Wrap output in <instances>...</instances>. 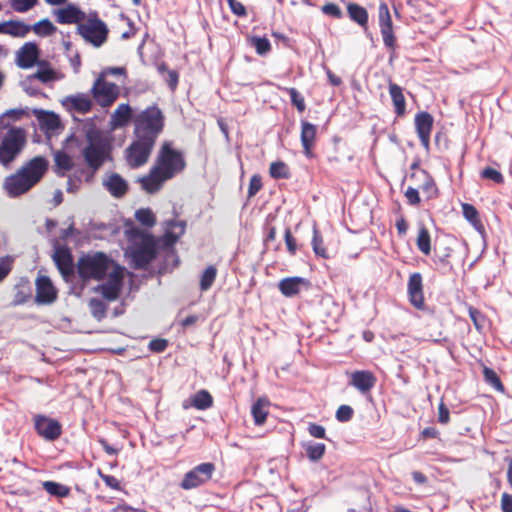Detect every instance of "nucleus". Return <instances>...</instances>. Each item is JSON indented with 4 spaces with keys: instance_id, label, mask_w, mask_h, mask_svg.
Instances as JSON below:
<instances>
[{
    "instance_id": "nucleus-1",
    "label": "nucleus",
    "mask_w": 512,
    "mask_h": 512,
    "mask_svg": "<svg viewBox=\"0 0 512 512\" xmlns=\"http://www.w3.org/2000/svg\"><path fill=\"white\" fill-rule=\"evenodd\" d=\"M76 270L82 281H101L108 276L107 282L98 285L95 291L107 301L118 299L124 279V267L117 264L104 252L87 253L79 257Z\"/></svg>"
},
{
    "instance_id": "nucleus-2",
    "label": "nucleus",
    "mask_w": 512,
    "mask_h": 512,
    "mask_svg": "<svg viewBox=\"0 0 512 512\" xmlns=\"http://www.w3.org/2000/svg\"><path fill=\"white\" fill-rule=\"evenodd\" d=\"M186 167V161L181 151L175 149L171 142L162 143L156 156L153 166L147 175L137 179L141 189L148 194H155L160 191L164 183Z\"/></svg>"
},
{
    "instance_id": "nucleus-3",
    "label": "nucleus",
    "mask_w": 512,
    "mask_h": 512,
    "mask_svg": "<svg viewBox=\"0 0 512 512\" xmlns=\"http://www.w3.org/2000/svg\"><path fill=\"white\" fill-rule=\"evenodd\" d=\"M131 243L130 257L134 269H146L157 256L155 237L140 228L132 227L126 230Z\"/></svg>"
},
{
    "instance_id": "nucleus-4",
    "label": "nucleus",
    "mask_w": 512,
    "mask_h": 512,
    "mask_svg": "<svg viewBox=\"0 0 512 512\" xmlns=\"http://www.w3.org/2000/svg\"><path fill=\"white\" fill-rule=\"evenodd\" d=\"M133 135L156 144L165 127V116L157 105H151L133 118Z\"/></svg>"
},
{
    "instance_id": "nucleus-5",
    "label": "nucleus",
    "mask_w": 512,
    "mask_h": 512,
    "mask_svg": "<svg viewBox=\"0 0 512 512\" xmlns=\"http://www.w3.org/2000/svg\"><path fill=\"white\" fill-rule=\"evenodd\" d=\"M76 33L86 44L100 48L108 41L110 30L98 11L90 10L76 27Z\"/></svg>"
},
{
    "instance_id": "nucleus-6",
    "label": "nucleus",
    "mask_w": 512,
    "mask_h": 512,
    "mask_svg": "<svg viewBox=\"0 0 512 512\" xmlns=\"http://www.w3.org/2000/svg\"><path fill=\"white\" fill-rule=\"evenodd\" d=\"M27 143V132L20 127H10L0 134V164L8 167L22 152Z\"/></svg>"
},
{
    "instance_id": "nucleus-7",
    "label": "nucleus",
    "mask_w": 512,
    "mask_h": 512,
    "mask_svg": "<svg viewBox=\"0 0 512 512\" xmlns=\"http://www.w3.org/2000/svg\"><path fill=\"white\" fill-rule=\"evenodd\" d=\"M87 146L82 154L89 168L97 171L106 161L110 152V145L107 139L97 129H89L86 133Z\"/></svg>"
},
{
    "instance_id": "nucleus-8",
    "label": "nucleus",
    "mask_w": 512,
    "mask_h": 512,
    "mask_svg": "<svg viewBox=\"0 0 512 512\" xmlns=\"http://www.w3.org/2000/svg\"><path fill=\"white\" fill-rule=\"evenodd\" d=\"M90 92L95 102L102 108L111 107L120 95L118 85L107 81L103 73L96 78Z\"/></svg>"
},
{
    "instance_id": "nucleus-9",
    "label": "nucleus",
    "mask_w": 512,
    "mask_h": 512,
    "mask_svg": "<svg viewBox=\"0 0 512 512\" xmlns=\"http://www.w3.org/2000/svg\"><path fill=\"white\" fill-rule=\"evenodd\" d=\"M32 187V159L28 160L15 174L6 177L4 189L11 197L19 196Z\"/></svg>"
},
{
    "instance_id": "nucleus-10",
    "label": "nucleus",
    "mask_w": 512,
    "mask_h": 512,
    "mask_svg": "<svg viewBox=\"0 0 512 512\" xmlns=\"http://www.w3.org/2000/svg\"><path fill=\"white\" fill-rule=\"evenodd\" d=\"M155 143L134 137L125 150V160L131 169L144 166L152 154Z\"/></svg>"
},
{
    "instance_id": "nucleus-11",
    "label": "nucleus",
    "mask_w": 512,
    "mask_h": 512,
    "mask_svg": "<svg viewBox=\"0 0 512 512\" xmlns=\"http://www.w3.org/2000/svg\"><path fill=\"white\" fill-rule=\"evenodd\" d=\"M216 470L215 464L205 462L195 466L193 469L185 473L180 487L184 490L198 488L209 482Z\"/></svg>"
},
{
    "instance_id": "nucleus-12",
    "label": "nucleus",
    "mask_w": 512,
    "mask_h": 512,
    "mask_svg": "<svg viewBox=\"0 0 512 512\" xmlns=\"http://www.w3.org/2000/svg\"><path fill=\"white\" fill-rule=\"evenodd\" d=\"M34 429L41 438L48 442L58 440L63 433L60 421L44 414L34 415Z\"/></svg>"
},
{
    "instance_id": "nucleus-13",
    "label": "nucleus",
    "mask_w": 512,
    "mask_h": 512,
    "mask_svg": "<svg viewBox=\"0 0 512 512\" xmlns=\"http://www.w3.org/2000/svg\"><path fill=\"white\" fill-rule=\"evenodd\" d=\"M379 27L384 45L394 51L396 48V36L393 31V22L388 5L381 2L378 8Z\"/></svg>"
},
{
    "instance_id": "nucleus-14",
    "label": "nucleus",
    "mask_w": 512,
    "mask_h": 512,
    "mask_svg": "<svg viewBox=\"0 0 512 512\" xmlns=\"http://www.w3.org/2000/svg\"><path fill=\"white\" fill-rule=\"evenodd\" d=\"M407 296L410 304L417 310H425L423 277L419 272L410 274L407 282Z\"/></svg>"
},
{
    "instance_id": "nucleus-15",
    "label": "nucleus",
    "mask_w": 512,
    "mask_h": 512,
    "mask_svg": "<svg viewBox=\"0 0 512 512\" xmlns=\"http://www.w3.org/2000/svg\"><path fill=\"white\" fill-rule=\"evenodd\" d=\"M87 13L74 3H66L53 10V16L58 24L76 25V27L80 25Z\"/></svg>"
},
{
    "instance_id": "nucleus-16",
    "label": "nucleus",
    "mask_w": 512,
    "mask_h": 512,
    "mask_svg": "<svg viewBox=\"0 0 512 512\" xmlns=\"http://www.w3.org/2000/svg\"><path fill=\"white\" fill-rule=\"evenodd\" d=\"M53 260L61 276L66 282L72 281L75 272L73 257L69 248L58 246L55 248Z\"/></svg>"
},
{
    "instance_id": "nucleus-17",
    "label": "nucleus",
    "mask_w": 512,
    "mask_h": 512,
    "mask_svg": "<svg viewBox=\"0 0 512 512\" xmlns=\"http://www.w3.org/2000/svg\"><path fill=\"white\" fill-rule=\"evenodd\" d=\"M34 66H36V71L34 72V79H37L44 84L59 81L64 77V75L61 72L55 70L49 62L39 60V49L35 44Z\"/></svg>"
},
{
    "instance_id": "nucleus-18",
    "label": "nucleus",
    "mask_w": 512,
    "mask_h": 512,
    "mask_svg": "<svg viewBox=\"0 0 512 512\" xmlns=\"http://www.w3.org/2000/svg\"><path fill=\"white\" fill-rule=\"evenodd\" d=\"M36 296L34 300L39 304H52L58 297V290L49 277L39 275L35 281Z\"/></svg>"
},
{
    "instance_id": "nucleus-19",
    "label": "nucleus",
    "mask_w": 512,
    "mask_h": 512,
    "mask_svg": "<svg viewBox=\"0 0 512 512\" xmlns=\"http://www.w3.org/2000/svg\"><path fill=\"white\" fill-rule=\"evenodd\" d=\"M34 115L38 120L40 129L48 137L58 134L59 130L63 129L59 116L53 112L34 109Z\"/></svg>"
},
{
    "instance_id": "nucleus-20",
    "label": "nucleus",
    "mask_w": 512,
    "mask_h": 512,
    "mask_svg": "<svg viewBox=\"0 0 512 512\" xmlns=\"http://www.w3.org/2000/svg\"><path fill=\"white\" fill-rule=\"evenodd\" d=\"M433 117L426 111L419 112L415 115V128L419 140L423 147L428 148L430 145V135L433 129Z\"/></svg>"
},
{
    "instance_id": "nucleus-21",
    "label": "nucleus",
    "mask_w": 512,
    "mask_h": 512,
    "mask_svg": "<svg viewBox=\"0 0 512 512\" xmlns=\"http://www.w3.org/2000/svg\"><path fill=\"white\" fill-rule=\"evenodd\" d=\"M63 106L68 110L80 114H87L92 110L93 101L86 93H77L66 96L62 101Z\"/></svg>"
},
{
    "instance_id": "nucleus-22",
    "label": "nucleus",
    "mask_w": 512,
    "mask_h": 512,
    "mask_svg": "<svg viewBox=\"0 0 512 512\" xmlns=\"http://www.w3.org/2000/svg\"><path fill=\"white\" fill-rule=\"evenodd\" d=\"M300 140L303 147V154L307 158H313V148L317 140V126L306 120H302Z\"/></svg>"
},
{
    "instance_id": "nucleus-23",
    "label": "nucleus",
    "mask_w": 512,
    "mask_h": 512,
    "mask_svg": "<svg viewBox=\"0 0 512 512\" xmlns=\"http://www.w3.org/2000/svg\"><path fill=\"white\" fill-rule=\"evenodd\" d=\"M310 286V282L299 276L286 277L279 281L278 289L281 294L285 297L291 298L297 296L302 289H307Z\"/></svg>"
},
{
    "instance_id": "nucleus-24",
    "label": "nucleus",
    "mask_w": 512,
    "mask_h": 512,
    "mask_svg": "<svg viewBox=\"0 0 512 512\" xmlns=\"http://www.w3.org/2000/svg\"><path fill=\"white\" fill-rule=\"evenodd\" d=\"M376 376L369 370H357L351 373L349 384L362 394L368 393L376 384Z\"/></svg>"
},
{
    "instance_id": "nucleus-25",
    "label": "nucleus",
    "mask_w": 512,
    "mask_h": 512,
    "mask_svg": "<svg viewBox=\"0 0 512 512\" xmlns=\"http://www.w3.org/2000/svg\"><path fill=\"white\" fill-rule=\"evenodd\" d=\"M104 188L114 198H122L129 190L127 181L118 173H110L103 180Z\"/></svg>"
},
{
    "instance_id": "nucleus-26",
    "label": "nucleus",
    "mask_w": 512,
    "mask_h": 512,
    "mask_svg": "<svg viewBox=\"0 0 512 512\" xmlns=\"http://www.w3.org/2000/svg\"><path fill=\"white\" fill-rule=\"evenodd\" d=\"M411 178H416L421 181L419 188L422 190L427 200L436 199L439 196L437 184L428 171L421 169L417 173H412Z\"/></svg>"
},
{
    "instance_id": "nucleus-27",
    "label": "nucleus",
    "mask_w": 512,
    "mask_h": 512,
    "mask_svg": "<svg viewBox=\"0 0 512 512\" xmlns=\"http://www.w3.org/2000/svg\"><path fill=\"white\" fill-rule=\"evenodd\" d=\"M133 118L131 106L127 103H121L111 114L110 126L112 129L125 127Z\"/></svg>"
},
{
    "instance_id": "nucleus-28",
    "label": "nucleus",
    "mask_w": 512,
    "mask_h": 512,
    "mask_svg": "<svg viewBox=\"0 0 512 512\" xmlns=\"http://www.w3.org/2000/svg\"><path fill=\"white\" fill-rule=\"evenodd\" d=\"M32 296V287L29 280L21 279L13 288V295L10 305L20 306L30 300Z\"/></svg>"
},
{
    "instance_id": "nucleus-29",
    "label": "nucleus",
    "mask_w": 512,
    "mask_h": 512,
    "mask_svg": "<svg viewBox=\"0 0 512 512\" xmlns=\"http://www.w3.org/2000/svg\"><path fill=\"white\" fill-rule=\"evenodd\" d=\"M388 88L396 116L403 117L406 114V100L402 87L390 81Z\"/></svg>"
},
{
    "instance_id": "nucleus-30",
    "label": "nucleus",
    "mask_w": 512,
    "mask_h": 512,
    "mask_svg": "<svg viewBox=\"0 0 512 512\" xmlns=\"http://www.w3.org/2000/svg\"><path fill=\"white\" fill-rule=\"evenodd\" d=\"M29 117V108H17L6 111L0 116V134L7 128L14 127L12 124L22 118Z\"/></svg>"
},
{
    "instance_id": "nucleus-31",
    "label": "nucleus",
    "mask_w": 512,
    "mask_h": 512,
    "mask_svg": "<svg viewBox=\"0 0 512 512\" xmlns=\"http://www.w3.org/2000/svg\"><path fill=\"white\" fill-rule=\"evenodd\" d=\"M31 29L32 27L20 21H7L0 23L1 34H8L16 37L26 36Z\"/></svg>"
},
{
    "instance_id": "nucleus-32",
    "label": "nucleus",
    "mask_w": 512,
    "mask_h": 512,
    "mask_svg": "<svg viewBox=\"0 0 512 512\" xmlns=\"http://www.w3.org/2000/svg\"><path fill=\"white\" fill-rule=\"evenodd\" d=\"M269 404L270 403L267 398L260 397L252 405L251 414L253 416L255 425L261 426L266 422L267 416L269 414Z\"/></svg>"
},
{
    "instance_id": "nucleus-33",
    "label": "nucleus",
    "mask_w": 512,
    "mask_h": 512,
    "mask_svg": "<svg viewBox=\"0 0 512 512\" xmlns=\"http://www.w3.org/2000/svg\"><path fill=\"white\" fill-rule=\"evenodd\" d=\"M347 13L349 18L353 22L357 23L360 27H367L369 16L367 10L363 6L357 3L349 2L347 4Z\"/></svg>"
},
{
    "instance_id": "nucleus-34",
    "label": "nucleus",
    "mask_w": 512,
    "mask_h": 512,
    "mask_svg": "<svg viewBox=\"0 0 512 512\" xmlns=\"http://www.w3.org/2000/svg\"><path fill=\"white\" fill-rule=\"evenodd\" d=\"M169 229L165 231L161 242L165 247L173 246L179 239L180 234L184 232V226L176 221L168 223Z\"/></svg>"
},
{
    "instance_id": "nucleus-35",
    "label": "nucleus",
    "mask_w": 512,
    "mask_h": 512,
    "mask_svg": "<svg viewBox=\"0 0 512 512\" xmlns=\"http://www.w3.org/2000/svg\"><path fill=\"white\" fill-rule=\"evenodd\" d=\"M15 63L21 69L32 67V42H26L15 54Z\"/></svg>"
},
{
    "instance_id": "nucleus-36",
    "label": "nucleus",
    "mask_w": 512,
    "mask_h": 512,
    "mask_svg": "<svg viewBox=\"0 0 512 512\" xmlns=\"http://www.w3.org/2000/svg\"><path fill=\"white\" fill-rule=\"evenodd\" d=\"M416 246L425 256L431 254V236L428 228L424 224L419 226Z\"/></svg>"
},
{
    "instance_id": "nucleus-37",
    "label": "nucleus",
    "mask_w": 512,
    "mask_h": 512,
    "mask_svg": "<svg viewBox=\"0 0 512 512\" xmlns=\"http://www.w3.org/2000/svg\"><path fill=\"white\" fill-rule=\"evenodd\" d=\"M42 487L48 494L57 498L69 497L71 493L70 487L54 481H44Z\"/></svg>"
},
{
    "instance_id": "nucleus-38",
    "label": "nucleus",
    "mask_w": 512,
    "mask_h": 512,
    "mask_svg": "<svg viewBox=\"0 0 512 512\" xmlns=\"http://www.w3.org/2000/svg\"><path fill=\"white\" fill-rule=\"evenodd\" d=\"M191 405L198 410H206L213 405V398L207 390H199L192 399Z\"/></svg>"
},
{
    "instance_id": "nucleus-39",
    "label": "nucleus",
    "mask_w": 512,
    "mask_h": 512,
    "mask_svg": "<svg viewBox=\"0 0 512 512\" xmlns=\"http://www.w3.org/2000/svg\"><path fill=\"white\" fill-rule=\"evenodd\" d=\"M269 174L273 179H288L291 176L290 168L284 161H275L270 164Z\"/></svg>"
},
{
    "instance_id": "nucleus-40",
    "label": "nucleus",
    "mask_w": 512,
    "mask_h": 512,
    "mask_svg": "<svg viewBox=\"0 0 512 512\" xmlns=\"http://www.w3.org/2000/svg\"><path fill=\"white\" fill-rule=\"evenodd\" d=\"M306 456L309 460L316 462L319 461L326 452V445L323 443L309 442L304 446Z\"/></svg>"
},
{
    "instance_id": "nucleus-41",
    "label": "nucleus",
    "mask_w": 512,
    "mask_h": 512,
    "mask_svg": "<svg viewBox=\"0 0 512 512\" xmlns=\"http://www.w3.org/2000/svg\"><path fill=\"white\" fill-rule=\"evenodd\" d=\"M483 377L488 385L493 387L496 391L504 393L505 387L497 373L492 368L484 366Z\"/></svg>"
},
{
    "instance_id": "nucleus-42",
    "label": "nucleus",
    "mask_w": 512,
    "mask_h": 512,
    "mask_svg": "<svg viewBox=\"0 0 512 512\" xmlns=\"http://www.w3.org/2000/svg\"><path fill=\"white\" fill-rule=\"evenodd\" d=\"M462 213L465 219L469 221L476 229L483 228L479 213L472 204L463 203Z\"/></svg>"
},
{
    "instance_id": "nucleus-43",
    "label": "nucleus",
    "mask_w": 512,
    "mask_h": 512,
    "mask_svg": "<svg viewBox=\"0 0 512 512\" xmlns=\"http://www.w3.org/2000/svg\"><path fill=\"white\" fill-rule=\"evenodd\" d=\"M249 44L255 49L258 55L264 56L268 54L272 47L268 38L252 36L249 38Z\"/></svg>"
},
{
    "instance_id": "nucleus-44",
    "label": "nucleus",
    "mask_w": 512,
    "mask_h": 512,
    "mask_svg": "<svg viewBox=\"0 0 512 512\" xmlns=\"http://www.w3.org/2000/svg\"><path fill=\"white\" fill-rule=\"evenodd\" d=\"M217 276V268L213 265L208 266L202 273L200 278L201 291L209 290Z\"/></svg>"
},
{
    "instance_id": "nucleus-45",
    "label": "nucleus",
    "mask_w": 512,
    "mask_h": 512,
    "mask_svg": "<svg viewBox=\"0 0 512 512\" xmlns=\"http://www.w3.org/2000/svg\"><path fill=\"white\" fill-rule=\"evenodd\" d=\"M453 249L449 246H436L434 248V262L442 266L450 264Z\"/></svg>"
},
{
    "instance_id": "nucleus-46",
    "label": "nucleus",
    "mask_w": 512,
    "mask_h": 512,
    "mask_svg": "<svg viewBox=\"0 0 512 512\" xmlns=\"http://www.w3.org/2000/svg\"><path fill=\"white\" fill-rule=\"evenodd\" d=\"M281 90L286 92L290 96L291 103H292V105H294L296 107L298 112L302 113L305 111V109H306L305 99L296 88L284 87V88H281Z\"/></svg>"
},
{
    "instance_id": "nucleus-47",
    "label": "nucleus",
    "mask_w": 512,
    "mask_h": 512,
    "mask_svg": "<svg viewBox=\"0 0 512 512\" xmlns=\"http://www.w3.org/2000/svg\"><path fill=\"white\" fill-rule=\"evenodd\" d=\"M136 220L146 227H153L156 224V217L150 208H141L135 212Z\"/></svg>"
},
{
    "instance_id": "nucleus-48",
    "label": "nucleus",
    "mask_w": 512,
    "mask_h": 512,
    "mask_svg": "<svg viewBox=\"0 0 512 512\" xmlns=\"http://www.w3.org/2000/svg\"><path fill=\"white\" fill-rule=\"evenodd\" d=\"M55 164L59 170H62V173L59 175L64 176L65 172L70 171L73 167V160L70 155L63 151H58L55 154Z\"/></svg>"
},
{
    "instance_id": "nucleus-49",
    "label": "nucleus",
    "mask_w": 512,
    "mask_h": 512,
    "mask_svg": "<svg viewBox=\"0 0 512 512\" xmlns=\"http://www.w3.org/2000/svg\"><path fill=\"white\" fill-rule=\"evenodd\" d=\"M57 31V27L49 20L43 19L34 24V34L39 36H51Z\"/></svg>"
},
{
    "instance_id": "nucleus-50",
    "label": "nucleus",
    "mask_w": 512,
    "mask_h": 512,
    "mask_svg": "<svg viewBox=\"0 0 512 512\" xmlns=\"http://www.w3.org/2000/svg\"><path fill=\"white\" fill-rule=\"evenodd\" d=\"M312 247H313L314 253L317 256L322 257L324 259H327L329 257L328 253H327V249L324 246L323 237L316 228H314V230H313Z\"/></svg>"
},
{
    "instance_id": "nucleus-51",
    "label": "nucleus",
    "mask_w": 512,
    "mask_h": 512,
    "mask_svg": "<svg viewBox=\"0 0 512 512\" xmlns=\"http://www.w3.org/2000/svg\"><path fill=\"white\" fill-rule=\"evenodd\" d=\"M480 176L482 179L491 180L496 184H503L505 182L503 174L492 167L484 168L481 171Z\"/></svg>"
},
{
    "instance_id": "nucleus-52",
    "label": "nucleus",
    "mask_w": 512,
    "mask_h": 512,
    "mask_svg": "<svg viewBox=\"0 0 512 512\" xmlns=\"http://www.w3.org/2000/svg\"><path fill=\"white\" fill-rule=\"evenodd\" d=\"M468 314L475 328L478 331H480L484 327L486 322L485 315L480 310L474 308L473 306L468 307Z\"/></svg>"
},
{
    "instance_id": "nucleus-53",
    "label": "nucleus",
    "mask_w": 512,
    "mask_h": 512,
    "mask_svg": "<svg viewBox=\"0 0 512 512\" xmlns=\"http://www.w3.org/2000/svg\"><path fill=\"white\" fill-rule=\"evenodd\" d=\"M321 11L323 14L332 17L334 19H341L343 17V12L341 8L332 2H327L321 7Z\"/></svg>"
},
{
    "instance_id": "nucleus-54",
    "label": "nucleus",
    "mask_w": 512,
    "mask_h": 512,
    "mask_svg": "<svg viewBox=\"0 0 512 512\" xmlns=\"http://www.w3.org/2000/svg\"><path fill=\"white\" fill-rule=\"evenodd\" d=\"M354 410L349 405H340L336 410L335 417L339 422L345 423L353 418Z\"/></svg>"
},
{
    "instance_id": "nucleus-55",
    "label": "nucleus",
    "mask_w": 512,
    "mask_h": 512,
    "mask_svg": "<svg viewBox=\"0 0 512 512\" xmlns=\"http://www.w3.org/2000/svg\"><path fill=\"white\" fill-rule=\"evenodd\" d=\"M97 474L104 481L105 485L110 489L116 491L122 490L121 483L116 477L103 473L101 469L97 470Z\"/></svg>"
},
{
    "instance_id": "nucleus-56",
    "label": "nucleus",
    "mask_w": 512,
    "mask_h": 512,
    "mask_svg": "<svg viewBox=\"0 0 512 512\" xmlns=\"http://www.w3.org/2000/svg\"><path fill=\"white\" fill-rule=\"evenodd\" d=\"M13 268V258L5 256L0 258V283L6 279Z\"/></svg>"
},
{
    "instance_id": "nucleus-57",
    "label": "nucleus",
    "mask_w": 512,
    "mask_h": 512,
    "mask_svg": "<svg viewBox=\"0 0 512 512\" xmlns=\"http://www.w3.org/2000/svg\"><path fill=\"white\" fill-rule=\"evenodd\" d=\"M47 169V161L43 157H34V185L40 180Z\"/></svg>"
},
{
    "instance_id": "nucleus-58",
    "label": "nucleus",
    "mask_w": 512,
    "mask_h": 512,
    "mask_svg": "<svg viewBox=\"0 0 512 512\" xmlns=\"http://www.w3.org/2000/svg\"><path fill=\"white\" fill-rule=\"evenodd\" d=\"M262 178L259 174H255L250 178L248 186V198L254 197L262 189Z\"/></svg>"
},
{
    "instance_id": "nucleus-59",
    "label": "nucleus",
    "mask_w": 512,
    "mask_h": 512,
    "mask_svg": "<svg viewBox=\"0 0 512 512\" xmlns=\"http://www.w3.org/2000/svg\"><path fill=\"white\" fill-rule=\"evenodd\" d=\"M159 70L166 71L167 76L165 77V81L168 84V86L171 88V90H175L177 88L178 82H179V75L177 71L175 70H167L165 65L159 66Z\"/></svg>"
},
{
    "instance_id": "nucleus-60",
    "label": "nucleus",
    "mask_w": 512,
    "mask_h": 512,
    "mask_svg": "<svg viewBox=\"0 0 512 512\" xmlns=\"http://www.w3.org/2000/svg\"><path fill=\"white\" fill-rule=\"evenodd\" d=\"M284 240L286 244L287 251L290 255H295L297 252V241L295 237L293 236L290 228H286L284 233Z\"/></svg>"
},
{
    "instance_id": "nucleus-61",
    "label": "nucleus",
    "mask_w": 512,
    "mask_h": 512,
    "mask_svg": "<svg viewBox=\"0 0 512 512\" xmlns=\"http://www.w3.org/2000/svg\"><path fill=\"white\" fill-rule=\"evenodd\" d=\"M404 196L407 199L408 204L411 206H419L421 203V198L417 188L409 186L406 189Z\"/></svg>"
},
{
    "instance_id": "nucleus-62",
    "label": "nucleus",
    "mask_w": 512,
    "mask_h": 512,
    "mask_svg": "<svg viewBox=\"0 0 512 512\" xmlns=\"http://www.w3.org/2000/svg\"><path fill=\"white\" fill-rule=\"evenodd\" d=\"M167 347H168V340L164 339V338L152 339L148 344L149 350L154 353H162L166 350Z\"/></svg>"
},
{
    "instance_id": "nucleus-63",
    "label": "nucleus",
    "mask_w": 512,
    "mask_h": 512,
    "mask_svg": "<svg viewBox=\"0 0 512 512\" xmlns=\"http://www.w3.org/2000/svg\"><path fill=\"white\" fill-rule=\"evenodd\" d=\"M308 433L310 436L318 439H326V429L324 426L319 425L317 423H309L308 425Z\"/></svg>"
},
{
    "instance_id": "nucleus-64",
    "label": "nucleus",
    "mask_w": 512,
    "mask_h": 512,
    "mask_svg": "<svg viewBox=\"0 0 512 512\" xmlns=\"http://www.w3.org/2000/svg\"><path fill=\"white\" fill-rule=\"evenodd\" d=\"M229 8L233 14L238 17H246L247 11L245 6L238 0H227Z\"/></svg>"
}]
</instances>
